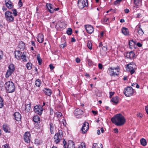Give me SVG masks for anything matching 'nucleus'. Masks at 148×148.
Here are the masks:
<instances>
[{
    "instance_id": "nucleus-1",
    "label": "nucleus",
    "mask_w": 148,
    "mask_h": 148,
    "mask_svg": "<svg viewBox=\"0 0 148 148\" xmlns=\"http://www.w3.org/2000/svg\"><path fill=\"white\" fill-rule=\"evenodd\" d=\"M112 122L118 126L123 125L125 123L126 120L124 116L121 114H117L111 118Z\"/></svg>"
},
{
    "instance_id": "nucleus-2",
    "label": "nucleus",
    "mask_w": 148,
    "mask_h": 148,
    "mask_svg": "<svg viewBox=\"0 0 148 148\" xmlns=\"http://www.w3.org/2000/svg\"><path fill=\"white\" fill-rule=\"evenodd\" d=\"M5 86L6 90L10 93L14 92L15 90L14 84L11 81H8L6 83Z\"/></svg>"
},
{
    "instance_id": "nucleus-3",
    "label": "nucleus",
    "mask_w": 148,
    "mask_h": 148,
    "mask_svg": "<svg viewBox=\"0 0 148 148\" xmlns=\"http://www.w3.org/2000/svg\"><path fill=\"white\" fill-rule=\"evenodd\" d=\"M119 67L118 66L115 68L110 67L108 68V73L112 76L118 75L119 74Z\"/></svg>"
},
{
    "instance_id": "nucleus-4",
    "label": "nucleus",
    "mask_w": 148,
    "mask_h": 148,
    "mask_svg": "<svg viewBox=\"0 0 148 148\" xmlns=\"http://www.w3.org/2000/svg\"><path fill=\"white\" fill-rule=\"evenodd\" d=\"M63 136L62 131L59 130L58 132L56 134L54 137V142L56 144L58 143L61 140Z\"/></svg>"
},
{
    "instance_id": "nucleus-5",
    "label": "nucleus",
    "mask_w": 148,
    "mask_h": 148,
    "mask_svg": "<svg viewBox=\"0 0 148 148\" xmlns=\"http://www.w3.org/2000/svg\"><path fill=\"white\" fill-rule=\"evenodd\" d=\"M134 89L131 87L128 86L125 88L124 90V93L126 97H130L133 95Z\"/></svg>"
},
{
    "instance_id": "nucleus-6",
    "label": "nucleus",
    "mask_w": 148,
    "mask_h": 148,
    "mask_svg": "<svg viewBox=\"0 0 148 148\" xmlns=\"http://www.w3.org/2000/svg\"><path fill=\"white\" fill-rule=\"evenodd\" d=\"M87 0H79L78 1V6L81 9H83L84 7L87 6Z\"/></svg>"
},
{
    "instance_id": "nucleus-7",
    "label": "nucleus",
    "mask_w": 148,
    "mask_h": 148,
    "mask_svg": "<svg viewBox=\"0 0 148 148\" xmlns=\"http://www.w3.org/2000/svg\"><path fill=\"white\" fill-rule=\"evenodd\" d=\"M5 17L7 20L11 22L14 20V18L13 17L12 12L9 11L6 12L5 13Z\"/></svg>"
},
{
    "instance_id": "nucleus-8",
    "label": "nucleus",
    "mask_w": 148,
    "mask_h": 148,
    "mask_svg": "<svg viewBox=\"0 0 148 148\" xmlns=\"http://www.w3.org/2000/svg\"><path fill=\"white\" fill-rule=\"evenodd\" d=\"M83 111L79 109H76L74 111V114L77 118H80L82 117Z\"/></svg>"
},
{
    "instance_id": "nucleus-9",
    "label": "nucleus",
    "mask_w": 148,
    "mask_h": 148,
    "mask_svg": "<svg viewBox=\"0 0 148 148\" xmlns=\"http://www.w3.org/2000/svg\"><path fill=\"white\" fill-rule=\"evenodd\" d=\"M89 128V124L87 122H85L81 129L83 134L86 133Z\"/></svg>"
},
{
    "instance_id": "nucleus-10",
    "label": "nucleus",
    "mask_w": 148,
    "mask_h": 148,
    "mask_svg": "<svg viewBox=\"0 0 148 148\" xmlns=\"http://www.w3.org/2000/svg\"><path fill=\"white\" fill-rule=\"evenodd\" d=\"M34 111L36 114L41 115L42 114L43 110L41 106H36L34 107Z\"/></svg>"
},
{
    "instance_id": "nucleus-11",
    "label": "nucleus",
    "mask_w": 148,
    "mask_h": 148,
    "mask_svg": "<svg viewBox=\"0 0 148 148\" xmlns=\"http://www.w3.org/2000/svg\"><path fill=\"white\" fill-rule=\"evenodd\" d=\"M30 134L29 132H26L24 134V138L25 142L28 143L30 142Z\"/></svg>"
},
{
    "instance_id": "nucleus-12",
    "label": "nucleus",
    "mask_w": 148,
    "mask_h": 148,
    "mask_svg": "<svg viewBox=\"0 0 148 148\" xmlns=\"http://www.w3.org/2000/svg\"><path fill=\"white\" fill-rule=\"evenodd\" d=\"M85 27L87 32L89 34H91L94 31L93 28L91 25H85Z\"/></svg>"
},
{
    "instance_id": "nucleus-13",
    "label": "nucleus",
    "mask_w": 148,
    "mask_h": 148,
    "mask_svg": "<svg viewBox=\"0 0 148 148\" xmlns=\"http://www.w3.org/2000/svg\"><path fill=\"white\" fill-rule=\"evenodd\" d=\"M14 116L15 119L17 121H20L21 116V114L18 112H16L14 114Z\"/></svg>"
},
{
    "instance_id": "nucleus-14",
    "label": "nucleus",
    "mask_w": 148,
    "mask_h": 148,
    "mask_svg": "<svg viewBox=\"0 0 148 148\" xmlns=\"http://www.w3.org/2000/svg\"><path fill=\"white\" fill-rule=\"evenodd\" d=\"M15 58L18 60H21V56L23 54L19 51H16L14 52Z\"/></svg>"
},
{
    "instance_id": "nucleus-15",
    "label": "nucleus",
    "mask_w": 148,
    "mask_h": 148,
    "mask_svg": "<svg viewBox=\"0 0 148 148\" xmlns=\"http://www.w3.org/2000/svg\"><path fill=\"white\" fill-rule=\"evenodd\" d=\"M66 25V24L65 22H58L56 25V27L58 26L61 28H64Z\"/></svg>"
},
{
    "instance_id": "nucleus-16",
    "label": "nucleus",
    "mask_w": 148,
    "mask_h": 148,
    "mask_svg": "<svg viewBox=\"0 0 148 148\" xmlns=\"http://www.w3.org/2000/svg\"><path fill=\"white\" fill-rule=\"evenodd\" d=\"M134 53L132 51H131L126 53V57L128 58L131 59L134 57Z\"/></svg>"
},
{
    "instance_id": "nucleus-17",
    "label": "nucleus",
    "mask_w": 148,
    "mask_h": 148,
    "mask_svg": "<svg viewBox=\"0 0 148 148\" xmlns=\"http://www.w3.org/2000/svg\"><path fill=\"white\" fill-rule=\"evenodd\" d=\"M5 5L9 9H12L13 7L12 2L10 0H5Z\"/></svg>"
},
{
    "instance_id": "nucleus-18",
    "label": "nucleus",
    "mask_w": 148,
    "mask_h": 148,
    "mask_svg": "<svg viewBox=\"0 0 148 148\" xmlns=\"http://www.w3.org/2000/svg\"><path fill=\"white\" fill-rule=\"evenodd\" d=\"M37 40L40 43L42 42L44 40L43 35L42 34H39L37 37Z\"/></svg>"
},
{
    "instance_id": "nucleus-19",
    "label": "nucleus",
    "mask_w": 148,
    "mask_h": 148,
    "mask_svg": "<svg viewBox=\"0 0 148 148\" xmlns=\"http://www.w3.org/2000/svg\"><path fill=\"white\" fill-rule=\"evenodd\" d=\"M137 35L138 36H141L144 34V32L140 26H138L137 29Z\"/></svg>"
},
{
    "instance_id": "nucleus-20",
    "label": "nucleus",
    "mask_w": 148,
    "mask_h": 148,
    "mask_svg": "<svg viewBox=\"0 0 148 148\" xmlns=\"http://www.w3.org/2000/svg\"><path fill=\"white\" fill-rule=\"evenodd\" d=\"M126 67L128 68V70L129 71L131 74L134 73L135 72L133 67L130 64H128L127 65Z\"/></svg>"
},
{
    "instance_id": "nucleus-21",
    "label": "nucleus",
    "mask_w": 148,
    "mask_h": 148,
    "mask_svg": "<svg viewBox=\"0 0 148 148\" xmlns=\"http://www.w3.org/2000/svg\"><path fill=\"white\" fill-rule=\"evenodd\" d=\"M49 128L50 132L51 134H53L54 133L55 128L54 125L52 123H50L49 125Z\"/></svg>"
},
{
    "instance_id": "nucleus-22",
    "label": "nucleus",
    "mask_w": 148,
    "mask_h": 148,
    "mask_svg": "<svg viewBox=\"0 0 148 148\" xmlns=\"http://www.w3.org/2000/svg\"><path fill=\"white\" fill-rule=\"evenodd\" d=\"M67 148H75V145L73 141L70 140L68 141Z\"/></svg>"
},
{
    "instance_id": "nucleus-23",
    "label": "nucleus",
    "mask_w": 148,
    "mask_h": 148,
    "mask_svg": "<svg viewBox=\"0 0 148 148\" xmlns=\"http://www.w3.org/2000/svg\"><path fill=\"white\" fill-rule=\"evenodd\" d=\"M43 91L45 93V94L48 96H50L52 93L51 90L49 88H44Z\"/></svg>"
},
{
    "instance_id": "nucleus-24",
    "label": "nucleus",
    "mask_w": 148,
    "mask_h": 148,
    "mask_svg": "<svg viewBox=\"0 0 148 148\" xmlns=\"http://www.w3.org/2000/svg\"><path fill=\"white\" fill-rule=\"evenodd\" d=\"M92 148H103V146L102 144L101 143H95L93 144Z\"/></svg>"
},
{
    "instance_id": "nucleus-25",
    "label": "nucleus",
    "mask_w": 148,
    "mask_h": 148,
    "mask_svg": "<svg viewBox=\"0 0 148 148\" xmlns=\"http://www.w3.org/2000/svg\"><path fill=\"white\" fill-rule=\"evenodd\" d=\"M122 33L125 35H128L129 34V32L127 28L125 27L122 28Z\"/></svg>"
},
{
    "instance_id": "nucleus-26",
    "label": "nucleus",
    "mask_w": 148,
    "mask_h": 148,
    "mask_svg": "<svg viewBox=\"0 0 148 148\" xmlns=\"http://www.w3.org/2000/svg\"><path fill=\"white\" fill-rule=\"evenodd\" d=\"M48 9L49 12L51 13H53V8L52 7V5L51 4H47L46 5Z\"/></svg>"
},
{
    "instance_id": "nucleus-27",
    "label": "nucleus",
    "mask_w": 148,
    "mask_h": 148,
    "mask_svg": "<svg viewBox=\"0 0 148 148\" xmlns=\"http://www.w3.org/2000/svg\"><path fill=\"white\" fill-rule=\"evenodd\" d=\"M25 47V43L22 41H20L19 42L18 45V47L21 50H23Z\"/></svg>"
},
{
    "instance_id": "nucleus-28",
    "label": "nucleus",
    "mask_w": 148,
    "mask_h": 148,
    "mask_svg": "<svg viewBox=\"0 0 148 148\" xmlns=\"http://www.w3.org/2000/svg\"><path fill=\"white\" fill-rule=\"evenodd\" d=\"M33 120L34 122L38 123L40 121V118L39 116L38 115H35L34 116L33 118Z\"/></svg>"
},
{
    "instance_id": "nucleus-29",
    "label": "nucleus",
    "mask_w": 148,
    "mask_h": 148,
    "mask_svg": "<svg viewBox=\"0 0 148 148\" xmlns=\"http://www.w3.org/2000/svg\"><path fill=\"white\" fill-rule=\"evenodd\" d=\"M3 130L6 133L10 132V128L8 126L4 125H3Z\"/></svg>"
},
{
    "instance_id": "nucleus-30",
    "label": "nucleus",
    "mask_w": 148,
    "mask_h": 148,
    "mask_svg": "<svg viewBox=\"0 0 148 148\" xmlns=\"http://www.w3.org/2000/svg\"><path fill=\"white\" fill-rule=\"evenodd\" d=\"M111 101L112 102L117 104L118 103L119 101L118 97L116 96L112 98Z\"/></svg>"
},
{
    "instance_id": "nucleus-31",
    "label": "nucleus",
    "mask_w": 148,
    "mask_h": 148,
    "mask_svg": "<svg viewBox=\"0 0 148 148\" xmlns=\"http://www.w3.org/2000/svg\"><path fill=\"white\" fill-rule=\"evenodd\" d=\"M13 72V71H11L9 70H8L5 75L6 77L8 78L11 75Z\"/></svg>"
},
{
    "instance_id": "nucleus-32",
    "label": "nucleus",
    "mask_w": 148,
    "mask_h": 148,
    "mask_svg": "<svg viewBox=\"0 0 148 148\" xmlns=\"http://www.w3.org/2000/svg\"><path fill=\"white\" fill-rule=\"evenodd\" d=\"M136 44V42L133 41V40H131L129 41V44L130 48H132V47L134 46Z\"/></svg>"
},
{
    "instance_id": "nucleus-33",
    "label": "nucleus",
    "mask_w": 148,
    "mask_h": 148,
    "mask_svg": "<svg viewBox=\"0 0 148 148\" xmlns=\"http://www.w3.org/2000/svg\"><path fill=\"white\" fill-rule=\"evenodd\" d=\"M8 70H9L11 71L14 72L15 70L14 65L13 64H10L8 66Z\"/></svg>"
},
{
    "instance_id": "nucleus-34",
    "label": "nucleus",
    "mask_w": 148,
    "mask_h": 148,
    "mask_svg": "<svg viewBox=\"0 0 148 148\" xmlns=\"http://www.w3.org/2000/svg\"><path fill=\"white\" fill-rule=\"evenodd\" d=\"M140 141L141 144L142 145L145 146L146 145L147 142L145 139L142 138L141 139Z\"/></svg>"
},
{
    "instance_id": "nucleus-35",
    "label": "nucleus",
    "mask_w": 148,
    "mask_h": 148,
    "mask_svg": "<svg viewBox=\"0 0 148 148\" xmlns=\"http://www.w3.org/2000/svg\"><path fill=\"white\" fill-rule=\"evenodd\" d=\"M26 66L28 70H30L32 67V64L31 62H28L26 64Z\"/></svg>"
},
{
    "instance_id": "nucleus-36",
    "label": "nucleus",
    "mask_w": 148,
    "mask_h": 148,
    "mask_svg": "<svg viewBox=\"0 0 148 148\" xmlns=\"http://www.w3.org/2000/svg\"><path fill=\"white\" fill-rule=\"evenodd\" d=\"M31 108V104H28L26 105L25 110L27 111L28 112L30 110Z\"/></svg>"
},
{
    "instance_id": "nucleus-37",
    "label": "nucleus",
    "mask_w": 148,
    "mask_h": 148,
    "mask_svg": "<svg viewBox=\"0 0 148 148\" xmlns=\"http://www.w3.org/2000/svg\"><path fill=\"white\" fill-rule=\"evenodd\" d=\"M41 84L40 80L38 79L36 80L35 82V85L37 87H39Z\"/></svg>"
},
{
    "instance_id": "nucleus-38",
    "label": "nucleus",
    "mask_w": 148,
    "mask_h": 148,
    "mask_svg": "<svg viewBox=\"0 0 148 148\" xmlns=\"http://www.w3.org/2000/svg\"><path fill=\"white\" fill-rule=\"evenodd\" d=\"M72 30L70 28H69L66 31V33L69 35H71L72 33Z\"/></svg>"
},
{
    "instance_id": "nucleus-39",
    "label": "nucleus",
    "mask_w": 148,
    "mask_h": 148,
    "mask_svg": "<svg viewBox=\"0 0 148 148\" xmlns=\"http://www.w3.org/2000/svg\"><path fill=\"white\" fill-rule=\"evenodd\" d=\"M78 148H86L85 144L84 143H81L79 146Z\"/></svg>"
},
{
    "instance_id": "nucleus-40",
    "label": "nucleus",
    "mask_w": 148,
    "mask_h": 148,
    "mask_svg": "<svg viewBox=\"0 0 148 148\" xmlns=\"http://www.w3.org/2000/svg\"><path fill=\"white\" fill-rule=\"evenodd\" d=\"M21 59L23 61V62H26L27 61V60L26 59V56L25 55H23V54L21 56Z\"/></svg>"
},
{
    "instance_id": "nucleus-41",
    "label": "nucleus",
    "mask_w": 148,
    "mask_h": 148,
    "mask_svg": "<svg viewBox=\"0 0 148 148\" xmlns=\"http://www.w3.org/2000/svg\"><path fill=\"white\" fill-rule=\"evenodd\" d=\"M3 106V103L2 98L0 97V108H2Z\"/></svg>"
},
{
    "instance_id": "nucleus-42",
    "label": "nucleus",
    "mask_w": 148,
    "mask_h": 148,
    "mask_svg": "<svg viewBox=\"0 0 148 148\" xmlns=\"http://www.w3.org/2000/svg\"><path fill=\"white\" fill-rule=\"evenodd\" d=\"M37 59L38 61L39 64L40 65L41 64L42 60L40 58L39 55H38L37 56Z\"/></svg>"
},
{
    "instance_id": "nucleus-43",
    "label": "nucleus",
    "mask_w": 148,
    "mask_h": 148,
    "mask_svg": "<svg viewBox=\"0 0 148 148\" xmlns=\"http://www.w3.org/2000/svg\"><path fill=\"white\" fill-rule=\"evenodd\" d=\"M134 3L136 6H138L139 2L141 1L142 0H134Z\"/></svg>"
},
{
    "instance_id": "nucleus-44",
    "label": "nucleus",
    "mask_w": 148,
    "mask_h": 148,
    "mask_svg": "<svg viewBox=\"0 0 148 148\" xmlns=\"http://www.w3.org/2000/svg\"><path fill=\"white\" fill-rule=\"evenodd\" d=\"M87 46L89 49H92V45L90 42H88Z\"/></svg>"
},
{
    "instance_id": "nucleus-45",
    "label": "nucleus",
    "mask_w": 148,
    "mask_h": 148,
    "mask_svg": "<svg viewBox=\"0 0 148 148\" xmlns=\"http://www.w3.org/2000/svg\"><path fill=\"white\" fill-rule=\"evenodd\" d=\"M122 0H116L114 2V4L115 5L119 4Z\"/></svg>"
},
{
    "instance_id": "nucleus-46",
    "label": "nucleus",
    "mask_w": 148,
    "mask_h": 148,
    "mask_svg": "<svg viewBox=\"0 0 148 148\" xmlns=\"http://www.w3.org/2000/svg\"><path fill=\"white\" fill-rule=\"evenodd\" d=\"M66 42H65L64 44H61L60 45V47L62 48H63L65 47H66Z\"/></svg>"
},
{
    "instance_id": "nucleus-47",
    "label": "nucleus",
    "mask_w": 148,
    "mask_h": 148,
    "mask_svg": "<svg viewBox=\"0 0 148 148\" xmlns=\"http://www.w3.org/2000/svg\"><path fill=\"white\" fill-rule=\"evenodd\" d=\"M3 58V52L1 51H0V60H1Z\"/></svg>"
},
{
    "instance_id": "nucleus-48",
    "label": "nucleus",
    "mask_w": 148,
    "mask_h": 148,
    "mask_svg": "<svg viewBox=\"0 0 148 148\" xmlns=\"http://www.w3.org/2000/svg\"><path fill=\"white\" fill-rule=\"evenodd\" d=\"M13 11V14H14V16H16L17 15V12L16 10L14 9L12 10Z\"/></svg>"
},
{
    "instance_id": "nucleus-49",
    "label": "nucleus",
    "mask_w": 148,
    "mask_h": 148,
    "mask_svg": "<svg viewBox=\"0 0 148 148\" xmlns=\"http://www.w3.org/2000/svg\"><path fill=\"white\" fill-rule=\"evenodd\" d=\"M18 5V6L20 7L22 6L23 5V4L21 2V0H19Z\"/></svg>"
},
{
    "instance_id": "nucleus-50",
    "label": "nucleus",
    "mask_w": 148,
    "mask_h": 148,
    "mask_svg": "<svg viewBox=\"0 0 148 148\" xmlns=\"http://www.w3.org/2000/svg\"><path fill=\"white\" fill-rule=\"evenodd\" d=\"M49 67L50 68V69L51 70H53L54 68V67L53 66V65L52 64H50L49 65Z\"/></svg>"
},
{
    "instance_id": "nucleus-51",
    "label": "nucleus",
    "mask_w": 148,
    "mask_h": 148,
    "mask_svg": "<svg viewBox=\"0 0 148 148\" xmlns=\"http://www.w3.org/2000/svg\"><path fill=\"white\" fill-rule=\"evenodd\" d=\"M105 52L107 50V46L106 45L103 46L102 49Z\"/></svg>"
},
{
    "instance_id": "nucleus-52",
    "label": "nucleus",
    "mask_w": 148,
    "mask_h": 148,
    "mask_svg": "<svg viewBox=\"0 0 148 148\" xmlns=\"http://www.w3.org/2000/svg\"><path fill=\"white\" fill-rule=\"evenodd\" d=\"M114 92H110V97H112L114 95Z\"/></svg>"
},
{
    "instance_id": "nucleus-53",
    "label": "nucleus",
    "mask_w": 148,
    "mask_h": 148,
    "mask_svg": "<svg viewBox=\"0 0 148 148\" xmlns=\"http://www.w3.org/2000/svg\"><path fill=\"white\" fill-rule=\"evenodd\" d=\"M98 67L100 69H102L103 67L102 64L100 63H99L98 64Z\"/></svg>"
},
{
    "instance_id": "nucleus-54",
    "label": "nucleus",
    "mask_w": 148,
    "mask_h": 148,
    "mask_svg": "<svg viewBox=\"0 0 148 148\" xmlns=\"http://www.w3.org/2000/svg\"><path fill=\"white\" fill-rule=\"evenodd\" d=\"M136 45L139 47H141L142 46V44L140 42L137 43L136 44Z\"/></svg>"
},
{
    "instance_id": "nucleus-55",
    "label": "nucleus",
    "mask_w": 148,
    "mask_h": 148,
    "mask_svg": "<svg viewBox=\"0 0 148 148\" xmlns=\"http://www.w3.org/2000/svg\"><path fill=\"white\" fill-rule=\"evenodd\" d=\"M80 59L78 58H77L76 59V61L77 63L79 62H80Z\"/></svg>"
},
{
    "instance_id": "nucleus-56",
    "label": "nucleus",
    "mask_w": 148,
    "mask_h": 148,
    "mask_svg": "<svg viewBox=\"0 0 148 148\" xmlns=\"http://www.w3.org/2000/svg\"><path fill=\"white\" fill-rule=\"evenodd\" d=\"M137 116L138 117H142L143 116L142 114H141L140 113H138L137 114Z\"/></svg>"
},
{
    "instance_id": "nucleus-57",
    "label": "nucleus",
    "mask_w": 148,
    "mask_h": 148,
    "mask_svg": "<svg viewBox=\"0 0 148 148\" xmlns=\"http://www.w3.org/2000/svg\"><path fill=\"white\" fill-rule=\"evenodd\" d=\"M124 11L125 13H127L129 12V10L128 9H125V10Z\"/></svg>"
},
{
    "instance_id": "nucleus-58",
    "label": "nucleus",
    "mask_w": 148,
    "mask_h": 148,
    "mask_svg": "<svg viewBox=\"0 0 148 148\" xmlns=\"http://www.w3.org/2000/svg\"><path fill=\"white\" fill-rule=\"evenodd\" d=\"M141 16V14H138L136 15V17L137 18H140Z\"/></svg>"
},
{
    "instance_id": "nucleus-59",
    "label": "nucleus",
    "mask_w": 148,
    "mask_h": 148,
    "mask_svg": "<svg viewBox=\"0 0 148 148\" xmlns=\"http://www.w3.org/2000/svg\"><path fill=\"white\" fill-rule=\"evenodd\" d=\"M114 132L115 133H117L118 132V130L117 128H115L114 129Z\"/></svg>"
},
{
    "instance_id": "nucleus-60",
    "label": "nucleus",
    "mask_w": 148,
    "mask_h": 148,
    "mask_svg": "<svg viewBox=\"0 0 148 148\" xmlns=\"http://www.w3.org/2000/svg\"><path fill=\"white\" fill-rule=\"evenodd\" d=\"M145 109L147 113L148 114V106H145Z\"/></svg>"
},
{
    "instance_id": "nucleus-61",
    "label": "nucleus",
    "mask_w": 148,
    "mask_h": 148,
    "mask_svg": "<svg viewBox=\"0 0 148 148\" xmlns=\"http://www.w3.org/2000/svg\"><path fill=\"white\" fill-rule=\"evenodd\" d=\"M4 148H9V146L7 144H5L4 145Z\"/></svg>"
},
{
    "instance_id": "nucleus-62",
    "label": "nucleus",
    "mask_w": 148,
    "mask_h": 148,
    "mask_svg": "<svg viewBox=\"0 0 148 148\" xmlns=\"http://www.w3.org/2000/svg\"><path fill=\"white\" fill-rule=\"evenodd\" d=\"M92 112L95 115H96L97 113V112L94 110H92Z\"/></svg>"
},
{
    "instance_id": "nucleus-63",
    "label": "nucleus",
    "mask_w": 148,
    "mask_h": 148,
    "mask_svg": "<svg viewBox=\"0 0 148 148\" xmlns=\"http://www.w3.org/2000/svg\"><path fill=\"white\" fill-rule=\"evenodd\" d=\"M62 122L63 124V125H65V124L66 123L65 122V120L63 119V120H62Z\"/></svg>"
},
{
    "instance_id": "nucleus-64",
    "label": "nucleus",
    "mask_w": 148,
    "mask_h": 148,
    "mask_svg": "<svg viewBox=\"0 0 148 148\" xmlns=\"http://www.w3.org/2000/svg\"><path fill=\"white\" fill-rule=\"evenodd\" d=\"M58 116H62V113L60 112H58Z\"/></svg>"
}]
</instances>
